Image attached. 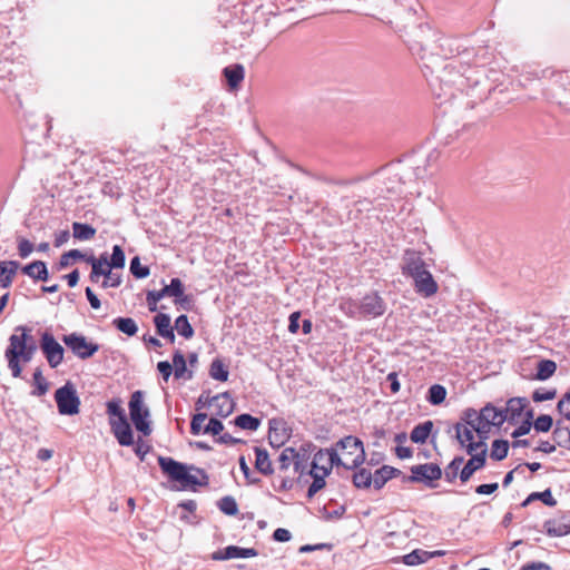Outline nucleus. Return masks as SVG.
I'll list each match as a JSON object with an SVG mask.
<instances>
[{
  "instance_id": "obj_1",
  "label": "nucleus",
  "mask_w": 570,
  "mask_h": 570,
  "mask_svg": "<svg viewBox=\"0 0 570 570\" xmlns=\"http://www.w3.org/2000/svg\"><path fill=\"white\" fill-rule=\"evenodd\" d=\"M402 274L413 279L415 292L422 297L429 298L439 291V285L428 271L421 254L407 249L404 253L401 265Z\"/></svg>"
},
{
  "instance_id": "obj_2",
  "label": "nucleus",
  "mask_w": 570,
  "mask_h": 570,
  "mask_svg": "<svg viewBox=\"0 0 570 570\" xmlns=\"http://www.w3.org/2000/svg\"><path fill=\"white\" fill-rule=\"evenodd\" d=\"M6 358L8 361V367L11 371L13 377H20L22 368L20 362L28 363L32 360L35 353L31 352L26 345L23 338H19L17 333H13L9 337V346L6 350Z\"/></svg>"
},
{
  "instance_id": "obj_3",
  "label": "nucleus",
  "mask_w": 570,
  "mask_h": 570,
  "mask_svg": "<svg viewBox=\"0 0 570 570\" xmlns=\"http://www.w3.org/2000/svg\"><path fill=\"white\" fill-rule=\"evenodd\" d=\"M158 464L170 480L178 482L184 489L202 484L197 476L189 473V468L171 458L158 456ZM190 469H194L190 466Z\"/></svg>"
},
{
  "instance_id": "obj_4",
  "label": "nucleus",
  "mask_w": 570,
  "mask_h": 570,
  "mask_svg": "<svg viewBox=\"0 0 570 570\" xmlns=\"http://www.w3.org/2000/svg\"><path fill=\"white\" fill-rule=\"evenodd\" d=\"M129 414L130 420L134 423L137 431L142 435L148 436L153 430L148 417L150 416L149 409L144 404L142 391H135L129 401Z\"/></svg>"
},
{
  "instance_id": "obj_5",
  "label": "nucleus",
  "mask_w": 570,
  "mask_h": 570,
  "mask_svg": "<svg viewBox=\"0 0 570 570\" xmlns=\"http://www.w3.org/2000/svg\"><path fill=\"white\" fill-rule=\"evenodd\" d=\"M336 446L344 450L343 466L347 470H353L362 465L365 461V451L363 443L360 439L348 435L340 440Z\"/></svg>"
},
{
  "instance_id": "obj_6",
  "label": "nucleus",
  "mask_w": 570,
  "mask_h": 570,
  "mask_svg": "<svg viewBox=\"0 0 570 570\" xmlns=\"http://www.w3.org/2000/svg\"><path fill=\"white\" fill-rule=\"evenodd\" d=\"M466 452L471 455V459L460 471V480L468 482L473 473L484 466L487 460V444L483 440H479L478 443H470L466 445Z\"/></svg>"
},
{
  "instance_id": "obj_7",
  "label": "nucleus",
  "mask_w": 570,
  "mask_h": 570,
  "mask_svg": "<svg viewBox=\"0 0 570 570\" xmlns=\"http://www.w3.org/2000/svg\"><path fill=\"white\" fill-rule=\"evenodd\" d=\"M55 400L58 411L62 415H75L79 413L80 400L71 383H66L55 392Z\"/></svg>"
},
{
  "instance_id": "obj_8",
  "label": "nucleus",
  "mask_w": 570,
  "mask_h": 570,
  "mask_svg": "<svg viewBox=\"0 0 570 570\" xmlns=\"http://www.w3.org/2000/svg\"><path fill=\"white\" fill-rule=\"evenodd\" d=\"M507 420L508 415L503 414V410H499L493 405L488 404L479 413L475 432L478 433L480 440L484 441L491 425L500 426Z\"/></svg>"
},
{
  "instance_id": "obj_9",
  "label": "nucleus",
  "mask_w": 570,
  "mask_h": 570,
  "mask_svg": "<svg viewBox=\"0 0 570 570\" xmlns=\"http://www.w3.org/2000/svg\"><path fill=\"white\" fill-rule=\"evenodd\" d=\"M62 342L71 352L81 360H87L98 352L99 345L87 341V338L78 333L63 335Z\"/></svg>"
},
{
  "instance_id": "obj_10",
  "label": "nucleus",
  "mask_w": 570,
  "mask_h": 570,
  "mask_svg": "<svg viewBox=\"0 0 570 570\" xmlns=\"http://www.w3.org/2000/svg\"><path fill=\"white\" fill-rule=\"evenodd\" d=\"M40 348L50 365L56 368L63 361L65 350L49 332H43L40 338Z\"/></svg>"
},
{
  "instance_id": "obj_11",
  "label": "nucleus",
  "mask_w": 570,
  "mask_h": 570,
  "mask_svg": "<svg viewBox=\"0 0 570 570\" xmlns=\"http://www.w3.org/2000/svg\"><path fill=\"white\" fill-rule=\"evenodd\" d=\"M361 317L376 318L386 312L387 304L377 292H371L360 299Z\"/></svg>"
},
{
  "instance_id": "obj_12",
  "label": "nucleus",
  "mask_w": 570,
  "mask_h": 570,
  "mask_svg": "<svg viewBox=\"0 0 570 570\" xmlns=\"http://www.w3.org/2000/svg\"><path fill=\"white\" fill-rule=\"evenodd\" d=\"M292 464L294 465L295 472L303 474L306 465L305 454L301 455L293 448H285L278 455L277 470L279 472H286Z\"/></svg>"
},
{
  "instance_id": "obj_13",
  "label": "nucleus",
  "mask_w": 570,
  "mask_h": 570,
  "mask_svg": "<svg viewBox=\"0 0 570 570\" xmlns=\"http://www.w3.org/2000/svg\"><path fill=\"white\" fill-rule=\"evenodd\" d=\"M412 475L407 478L411 482L431 483L442 478V470L435 463H424L411 468Z\"/></svg>"
},
{
  "instance_id": "obj_14",
  "label": "nucleus",
  "mask_w": 570,
  "mask_h": 570,
  "mask_svg": "<svg viewBox=\"0 0 570 570\" xmlns=\"http://www.w3.org/2000/svg\"><path fill=\"white\" fill-rule=\"evenodd\" d=\"M258 556V552L254 548H242L237 546H228L223 550L215 551L212 556L214 560H229L237 558H253Z\"/></svg>"
},
{
  "instance_id": "obj_15",
  "label": "nucleus",
  "mask_w": 570,
  "mask_h": 570,
  "mask_svg": "<svg viewBox=\"0 0 570 570\" xmlns=\"http://www.w3.org/2000/svg\"><path fill=\"white\" fill-rule=\"evenodd\" d=\"M110 425L111 431L120 445L130 446L134 444V434L127 419L111 420Z\"/></svg>"
},
{
  "instance_id": "obj_16",
  "label": "nucleus",
  "mask_w": 570,
  "mask_h": 570,
  "mask_svg": "<svg viewBox=\"0 0 570 570\" xmlns=\"http://www.w3.org/2000/svg\"><path fill=\"white\" fill-rule=\"evenodd\" d=\"M19 263L16 261L0 262V287L8 288L17 274Z\"/></svg>"
},
{
  "instance_id": "obj_17",
  "label": "nucleus",
  "mask_w": 570,
  "mask_h": 570,
  "mask_svg": "<svg viewBox=\"0 0 570 570\" xmlns=\"http://www.w3.org/2000/svg\"><path fill=\"white\" fill-rule=\"evenodd\" d=\"M22 273L35 281L46 282L49 278L48 268L45 262L35 261L22 267Z\"/></svg>"
},
{
  "instance_id": "obj_18",
  "label": "nucleus",
  "mask_w": 570,
  "mask_h": 570,
  "mask_svg": "<svg viewBox=\"0 0 570 570\" xmlns=\"http://www.w3.org/2000/svg\"><path fill=\"white\" fill-rule=\"evenodd\" d=\"M210 403L217 407L216 414L222 417H227L234 410L233 400L227 392L213 396Z\"/></svg>"
},
{
  "instance_id": "obj_19",
  "label": "nucleus",
  "mask_w": 570,
  "mask_h": 570,
  "mask_svg": "<svg viewBox=\"0 0 570 570\" xmlns=\"http://www.w3.org/2000/svg\"><path fill=\"white\" fill-rule=\"evenodd\" d=\"M399 473H401L400 470L390 465H383L372 475L374 488L377 490L382 489L389 480L396 476Z\"/></svg>"
},
{
  "instance_id": "obj_20",
  "label": "nucleus",
  "mask_w": 570,
  "mask_h": 570,
  "mask_svg": "<svg viewBox=\"0 0 570 570\" xmlns=\"http://www.w3.org/2000/svg\"><path fill=\"white\" fill-rule=\"evenodd\" d=\"M528 404V400L524 397H512L507 402V406L503 410V414L508 415L507 421H513L521 416L524 407Z\"/></svg>"
},
{
  "instance_id": "obj_21",
  "label": "nucleus",
  "mask_w": 570,
  "mask_h": 570,
  "mask_svg": "<svg viewBox=\"0 0 570 570\" xmlns=\"http://www.w3.org/2000/svg\"><path fill=\"white\" fill-rule=\"evenodd\" d=\"M256 460L255 468L264 475H271L274 472L272 461L265 449L256 446L255 449Z\"/></svg>"
},
{
  "instance_id": "obj_22",
  "label": "nucleus",
  "mask_w": 570,
  "mask_h": 570,
  "mask_svg": "<svg viewBox=\"0 0 570 570\" xmlns=\"http://www.w3.org/2000/svg\"><path fill=\"white\" fill-rule=\"evenodd\" d=\"M440 554H441V552H439V551L429 552L425 550L416 549V550L405 554L403 557V562L406 566H417V564L426 562L429 559L433 558L434 556H440Z\"/></svg>"
},
{
  "instance_id": "obj_23",
  "label": "nucleus",
  "mask_w": 570,
  "mask_h": 570,
  "mask_svg": "<svg viewBox=\"0 0 570 570\" xmlns=\"http://www.w3.org/2000/svg\"><path fill=\"white\" fill-rule=\"evenodd\" d=\"M223 72L227 79L228 86L233 89L239 86L245 76L244 67L238 63L226 67Z\"/></svg>"
},
{
  "instance_id": "obj_24",
  "label": "nucleus",
  "mask_w": 570,
  "mask_h": 570,
  "mask_svg": "<svg viewBox=\"0 0 570 570\" xmlns=\"http://www.w3.org/2000/svg\"><path fill=\"white\" fill-rule=\"evenodd\" d=\"M174 375L176 379L190 380L193 372H188L186 367V360L180 351H176L173 355Z\"/></svg>"
},
{
  "instance_id": "obj_25",
  "label": "nucleus",
  "mask_w": 570,
  "mask_h": 570,
  "mask_svg": "<svg viewBox=\"0 0 570 570\" xmlns=\"http://www.w3.org/2000/svg\"><path fill=\"white\" fill-rule=\"evenodd\" d=\"M433 429L432 421H425L421 424H417L411 432L410 439L414 443H425L431 431Z\"/></svg>"
},
{
  "instance_id": "obj_26",
  "label": "nucleus",
  "mask_w": 570,
  "mask_h": 570,
  "mask_svg": "<svg viewBox=\"0 0 570 570\" xmlns=\"http://www.w3.org/2000/svg\"><path fill=\"white\" fill-rule=\"evenodd\" d=\"M454 430H455V438L462 446L466 448V445L470 443H476L475 441H473L474 440L473 432H475V431L471 426H468L463 423H456L454 425Z\"/></svg>"
},
{
  "instance_id": "obj_27",
  "label": "nucleus",
  "mask_w": 570,
  "mask_h": 570,
  "mask_svg": "<svg viewBox=\"0 0 570 570\" xmlns=\"http://www.w3.org/2000/svg\"><path fill=\"white\" fill-rule=\"evenodd\" d=\"M96 228L88 224L73 223L72 236L78 240H90L96 235Z\"/></svg>"
},
{
  "instance_id": "obj_28",
  "label": "nucleus",
  "mask_w": 570,
  "mask_h": 570,
  "mask_svg": "<svg viewBox=\"0 0 570 570\" xmlns=\"http://www.w3.org/2000/svg\"><path fill=\"white\" fill-rule=\"evenodd\" d=\"M556 370H557L556 362H553L551 360H541L538 363L537 373L534 375V379H537L539 381H546L554 374Z\"/></svg>"
},
{
  "instance_id": "obj_29",
  "label": "nucleus",
  "mask_w": 570,
  "mask_h": 570,
  "mask_svg": "<svg viewBox=\"0 0 570 570\" xmlns=\"http://www.w3.org/2000/svg\"><path fill=\"white\" fill-rule=\"evenodd\" d=\"M544 529L550 537H563L570 533V524L548 520L544 522Z\"/></svg>"
},
{
  "instance_id": "obj_30",
  "label": "nucleus",
  "mask_w": 570,
  "mask_h": 570,
  "mask_svg": "<svg viewBox=\"0 0 570 570\" xmlns=\"http://www.w3.org/2000/svg\"><path fill=\"white\" fill-rule=\"evenodd\" d=\"M112 325L128 336H134L138 332L136 322L130 317H117L112 321Z\"/></svg>"
},
{
  "instance_id": "obj_31",
  "label": "nucleus",
  "mask_w": 570,
  "mask_h": 570,
  "mask_svg": "<svg viewBox=\"0 0 570 570\" xmlns=\"http://www.w3.org/2000/svg\"><path fill=\"white\" fill-rule=\"evenodd\" d=\"M552 434L557 445L570 449V429L568 426H562L558 421Z\"/></svg>"
},
{
  "instance_id": "obj_32",
  "label": "nucleus",
  "mask_w": 570,
  "mask_h": 570,
  "mask_svg": "<svg viewBox=\"0 0 570 570\" xmlns=\"http://www.w3.org/2000/svg\"><path fill=\"white\" fill-rule=\"evenodd\" d=\"M209 375L216 381L226 382L228 380L229 372L222 360L215 358L210 364Z\"/></svg>"
},
{
  "instance_id": "obj_33",
  "label": "nucleus",
  "mask_w": 570,
  "mask_h": 570,
  "mask_svg": "<svg viewBox=\"0 0 570 570\" xmlns=\"http://www.w3.org/2000/svg\"><path fill=\"white\" fill-rule=\"evenodd\" d=\"M330 474V469L324 465L320 469V474L314 475L313 482L307 490V497L313 498L320 490L325 487V478Z\"/></svg>"
},
{
  "instance_id": "obj_34",
  "label": "nucleus",
  "mask_w": 570,
  "mask_h": 570,
  "mask_svg": "<svg viewBox=\"0 0 570 570\" xmlns=\"http://www.w3.org/2000/svg\"><path fill=\"white\" fill-rule=\"evenodd\" d=\"M389 176L386 177V190L389 193H401L402 176L396 168H390L387 170Z\"/></svg>"
},
{
  "instance_id": "obj_35",
  "label": "nucleus",
  "mask_w": 570,
  "mask_h": 570,
  "mask_svg": "<svg viewBox=\"0 0 570 570\" xmlns=\"http://www.w3.org/2000/svg\"><path fill=\"white\" fill-rule=\"evenodd\" d=\"M235 424L243 430L256 431L261 425V420L244 413L236 416Z\"/></svg>"
},
{
  "instance_id": "obj_36",
  "label": "nucleus",
  "mask_w": 570,
  "mask_h": 570,
  "mask_svg": "<svg viewBox=\"0 0 570 570\" xmlns=\"http://www.w3.org/2000/svg\"><path fill=\"white\" fill-rule=\"evenodd\" d=\"M373 483L372 473L367 469H360L353 475V484L357 489H367Z\"/></svg>"
},
{
  "instance_id": "obj_37",
  "label": "nucleus",
  "mask_w": 570,
  "mask_h": 570,
  "mask_svg": "<svg viewBox=\"0 0 570 570\" xmlns=\"http://www.w3.org/2000/svg\"><path fill=\"white\" fill-rule=\"evenodd\" d=\"M159 292L164 297L171 296L178 298L184 294V285L179 278H171L170 284L165 285Z\"/></svg>"
},
{
  "instance_id": "obj_38",
  "label": "nucleus",
  "mask_w": 570,
  "mask_h": 570,
  "mask_svg": "<svg viewBox=\"0 0 570 570\" xmlns=\"http://www.w3.org/2000/svg\"><path fill=\"white\" fill-rule=\"evenodd\" d=\"M445 387L440 384H434L429 389L426 400L433 405H439L445 400Z\"/></svg>"
},
{
  "instance_id": "obj_39",
  "label": "nucleus",
  "mask_w": 570,
  "mask_h": 570,
  "mask_svg": "<svg viewBox=\"0 0 570 570\" xmlns=\"http://www.w3.org/2000/svg\"><path fill=\"white\" fill-rule=\"evenodd\" d=\"M14 333L18 334V337L20 340L23 338L26 341V345L28 346V348L31 352H33V353L37 352L38 345H37L35 337L31 335V328H29L27 326L19 325L14 328Z\"/></svg>"
},
{
  "instance_id": "obj_40",
  "label": "nucleus",
  "mask_w": 570,
  "mask_h": 570,
  "mask_svg": "<svg viewBox=\"0 0 570 570\" xmlns=\"http://www.w3.org/2000/svg\"><path fill=\"white\" fill-rule=\"evenodd\" d=\"M33 382L36 389L31 392L32 395L42 396L48 392L49 385L46 379L43 377L40 368H36V371L33 372Z\"/></svg>"
},
{
  "instance_id": "obj_41",
  "label": "nucleus",
  "mask_w": 570,
  "mask_h": 570,
  "mask_svg": "<svg viewBox=\"0 0 570 570\" xmlns=\"http://www.w3.org/2000/svg\"><path fill=\"white\" fill-rule=\"evenodd\" d=\"M175 328L185 338H190L194 335V330L186 315H180L176 318Z\"/></svg>"
},
{
  "instance_id": "obj_42",
  "label": "nucleus",
  "mask_w": 570,
  "mask_h": 570,
  "mask_svg": "<svg viewBox=\"0 0 570 570\" xmlns=\"http://www.w3.org/2000/svg\"><path fill=\"white\" fill-rule=\"evenodd\" d=\"M509 451V443L504 440H495L492 443L490 456L497 461H501L507 458Z\"/></svg>"
},
{
  "instance_id": "obj_43",
  "label": "nucleus",
  "mask_w": 570,
  "mask_h": 570,
  "mask_svg": "<svg viewBox=\"0 0 570 570\" xmlns=\"http://www.w3.org/2000/svg\"><path fill=\"white\" fill-rule=\"evenodd\" d=\"M82 257H85V254L79 249H71L66 252L60 256L58 269H65L72 265L76 259H81Z\"/></svg>"
},
{
  "instance_id": "obj_44",
  "label": "nucleus",
  "mask_w": 570,
  "mask_h": 570,
  "mask_svg": "<svg viewBox=\"0 0 570 570\" xmlns=\"http://www.w3.org/2000/svg\"><path fill=\"white\" fill-rule=\"evenodd\" d=\"M218 508L219 510L227 514V515H236L238 513V505H237V502L236 500L230 497V495H226L224 498H222L219 501H218Z\"/></svg>"
},
{
  "instance_id": "obj_45",
  "label": "nucleus",
  "mask_w": 570,
  "mask_h": 570,
  "mask_svg": "<svg viewBox=\"0 0 570 570\" xmlns=\"http://www.w3.org/2000/svg\"><path fill=\"white\" fill-rule=\"evenodd\" d=\"M463 456H455L445 468L444 476L448 482H453L458 478L459 470L463 463Z\"/></svg>"
},
{
  "instance_id": "obj_46",
  "label": "nucleus",
  "mask_w": 570,
  "mask_h": 570,
  "mask_svg": "<svg viewBox=\"0 0 570 570\" xmlns=\"http://www.w3.org/2000/svg\"><path fill=\"white\" fill-rule=\"evenodd\" d=\"M360 301L346 299L340 304L341 311L350 317H361Z\"/></svg>"
},
{
  "instance_id": "obj_47",
  "label": "nucleus",
  "mask_w": 570,
  "mask_h": 570,
  "mask_svg": "<svg viewBox=\"0 0 570 570\" xmlns=\"http://www.w3.org/2000/svg\"><path fill=\"white\" fill-rule=\"evenodd\" d=\"M126 263V256L125 253L119 245H115L112 247V254L110 255V263L109 266L111 268H124Z\"/></svg>"
},
{
  "instance_id": "obj_48",
  "label": "nucleus",
  "mask_w": 570,
  "mask_h": 570,
  "mask_svg": "<svg viewBox=\"0 0 570 570\" xmlns=\"http://www.w3.org/2000/svg\"><path fill=\"white\" fill-rule=\"evenodd\" d=\"M130 272L136 278H145L149 275V267L140 264V258L135 256L130 262Z\"/></svg>"
},
{
  "instance_id": "obj_49",
  "label": "nucleus",
  "mask_w": 570,
  "mask_h": 570,
  "mask_svg": "<svg viewBox=\"0 0 570 570\" xmlns=\"http://www.w3.org/2000/svg\"><path fill=\"white\" fill-rule=\"evenodd\" d=\"M553 425V420L548 414H541L537 417L533 423V428L537 432H548Z\"/></svg>"
},
{
  "instance_id": "obj_50",
  "label": "nucleus",
  "mask_w": 570,
  "mask_h": 570,
  "mask_svg": "<svg viewBox=\"0 0 570 570\" xmlns=\"http://www.w3.org/2000/svg\"><path fill=\"white\" fill-rule=\"evenodd\" d=\"M154 324L158 335H160L163 332L171 328L170 316L168 314L159 313L154 317Z\"/></svg>"
},
{
  "instance_id": "obj_51",
  "label": "nucleus",
  "mask_w": 570,
  "mask_h": 570,
  "mask_svg": "<svg viewBox=\"0 0 570 570\" xmlns=\"http://www.w3.org/2000/svg\"><path fill=\"white\" fill-rule=\"evenodd\" d=\"M114 268H107L102 276L105 277L104 282L101 283V286L104 288L107 287H118L121 284V277L117 273H112Z\"/></svg>"
},
{
  "instance_id": "obj_52",
  "label": "nucleus",
  "mask_w": 570,
  "mask_h": 570,
  "mask_svg": "<svg viewBox=\"0 0 570 570\" xmlns=\"http://www.w3.org/2000/svg\"><path fill=\"white\" fill-rule=\"evenodd\" d=\"M557 395L556 389L551 390H544V389H538L532 394V400L537 403L543 402V401H550L553 400Z\"/></svg>"
},
{
  "instance_id": "obj_53",
  "label": "nucleus",
  "mask_w": 570,
  "mask_h": 570,
  "mask_svg": "<svg viewBox=\"0 0 570 570\" xmlns=\"http://www.w3.org/2000/svg\"><path fill=\"white\" fill-rule=\"evenodd\" d=\"M530 499L541 500L548 507H554L557 504L556 499L552 497L550 489L542 492H532Z\"/></svg>"
},
{
  "instance_id": "obj_54",
  "label": "nucleus",
  "mask_w": 570,
  "mask_h": 570,
  "mask_svg": "<svg viewBox=\"0 0 570 570\" xmlns=\"http://www.w3.org/2000/svg\"><path fill=\"white\" fill-rule=\"evenodd\" d=\"M557 410L566 420L570 421V391L558 402Z\"/></svg>"
},
{
  "instance_id": "obj_55",
  "label": "nucleus",
  "mask_w": 570,
  "mask_h": 570,
  "mask_svg": "<svg viewBox=\"0 0 570 570\" xmlns=\"http://www.w3.org/2000/svg\"><path fill=\"white\" fill-rule=\"evenodd\" d=\"M325 452V456L328 458V466H325L326 469H330V472L332 471L333 465H342L344 463V459H342L337 451L335 449H325L323 450Z\"/></svg>"
},
{
  "instance_id": "obj_56",
  "label": "nucleus",
  "mask_w": 570,
  "mask_h": 570,
  "mask_svg": "<svg viewBox=\"0 0 570 570\" xmlns=\"http://www.w3.org/2000/svg\"><path fill=\"white\" fill-rule=\"evenodd\" d=\"M207 414L206 413H197L193 416L190 422V432L194 435H198L202 431L203 423L206 421Z\"/></svg>"
},
{
  "instance_id": "obj_57",
  "label": "nucleus",
  "mask_w": 570,
  "mask_h": 570,
  "mask_svg": "<svg viewBox=\"0 0 570 570\" xmlns=\"http://www.w3.org/2000/svg\"><path fill=\"white\" fill-rule=\"evenodd\" d=\"M107 413L111 416H117V420L127 419L118 401H109L107 403Z\"/></svg>"
},
{
  "instance_id": "obj_58",
  "label": "nucleus",
  "mask_w": 570,
  "mask_h": 570,
  "mask_svg": "<svg viewBox=\"0 0 570 570\" xmlns=\"http://www.w3.org/2000/svg\"><path fill=\"white\" fill-rule=\"evenodd\" d=\"M223 430L224 424L218 419L212 417L205 426L204 433L218 435Z\"/></svg>"
},
{
  "instance_id": "obj_59",
  "label": "nucleus",
  "mask_w": 570,
  "mask_h": 570,
  "mask_svg": "<svg viewBox=\"0 0 570 570\" xmlns=\"http://www.w3.org/2000/svg\"><path fill=\"white\" fill-rule=\"evenodd\" d=\"M33 250V244L26 238L18 239V253L21 258H27Z\"/></svg>"
},
{
  "instance_id": "obj_60",
  "label": "nucleus",
  "mask_w": 570,
  "mask_h": 570,
  "mask_svg": "<svg viewBox=\"0 0 570 570\" xmlns=\"http://www.w3.org/2000/svg\"><path fill=\"white\" fill-rule=\"evenodd\" d=\"M161 298H164V296L159 291H149L147 293L146 301L150 312L157 311V304Z\"/></svg>"
},
{
  "instance_id": "obj_61",
  "label": "nucleus",
  "mask_w": 570,
  "mask_h": 570,
  "mask_svg": "<svg viewBox=\"0 0 570 570\" xmlns=\"http://www.w3.org/2000/svg\"><path fill=\"white\" fill-rule=\"evenodd\" d=\"M109 268L108 266H102L99 262H97L96 264H94L92 266V269L90 272V275H89V279L92 282V283H97L100 278V276H102L104 274H106V269Z\"/></svg>"
},
{
  "instance_id": "obj_62",
  "label": "nucleus",
  "mask_w": 570,
  "mask_h": 570,
  "mask_svg": "<svg viewBox=\"0 0 570 570\" xmlns=\"http://www.w3.org/2000/svg\"><path fill=\"white\" fill-rule=\"evenodd\" d=\"M478 417L479 413L475 410L469 409L464 412L463 420L465 421V425L471 426L475 431Z\"/></svg>"
},
{
  "instance_id": "obj_63",
  "label": "nucleus",
  "mask_w": 570,
  "mask_h": 570,
  "mask_svg": "<svg viewBox=\"0 0 570 570\" xmlns=\"http://www.w3.org/2000/svg\"><path fill=\"white\" fill-rule=\"evenodd\" d=\"M157 370L161 374L165 382H167L173 373V365L168 361H161L157 364Z\"/></svg>"
},
{
  "instance_id": "obj_64",
  "label": "nucleus",
  "mask_w": 570,
  "mask_h": 570,
  "mask_svg": "<svg viewBox=\"0 0 570 570\" xmlns=\"http://www.w3.org/2000/svg\"><path fill=\"white\" fill-rule=\"evenodd\" d=\"M519 570H551V567L546 562L535 561L523 564Z\"/></svg>"
}]
</instances>
